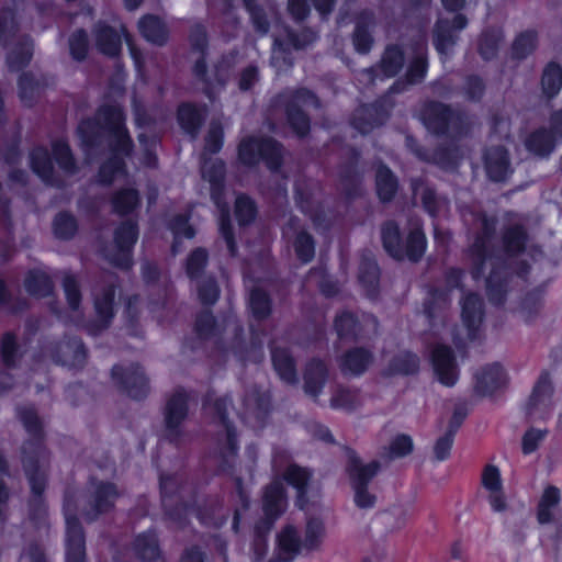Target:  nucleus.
Masks as SVG:
<instances>
[{
    "mask_svg": "<svg viewBox=\"0 0 562 562\" xmlns=\"http://www.w3.org/2000/svg\"><path fill=\"white\" fill-rule=\"evenodd\" d=\"M137 228L132 222L122 224L114 235V252H108L109 261L121 268L131 266V251L137 240Z\"/></svg>",
    "mask_w": 562,
    "mask_h": 562,
    "instance_id": "nucleus-9",
    "label": "nucleus"
},
{
    "mask_svg": "<svg viewBox=\"0 0 562 562\" xmlns=\"http://www.w3.org/2000/svg\"><path fill=\"white\" fill-rule=\"evenodd\" d=\"M138 194L134 189L117 191L112 198L113 211L120 215L132 212L138 205Z\"/></svg>",
    "mask_w": 562,
    "mask_h": 562,
    "instance_id": "nucleus-45",
    "label": "nucleus"
},
{
    "mask_svg": "<svg viewBox=\"0 0 562 562\" xmlns=\"http://www.w3.org/2000/svg\"><path fill=\"white\" fill-rule=\"evenodd\" d=\"M285 496L282 483L272 482L263 494V510L268 519L273 520L285 508Z\"/></svg>",
    "mask_w": 562,
    "mask_h": 562,
    "instance_id": "nucleus-28",
    "label": "nucleus"
},
{
    "mask_svg": "<svg viewBox=\"0 0 562 562\" xmlns=\"http://www.w3.org/2000/svg\"><path fill=\"white\" fill-rule=\"evenodd\" d=\"M188 412V395L183 391H177L168 401L166 407V427L170 437L178 435V429L184 420Z\"/></svg>",
    "mask_w": 562,
    "mask_h": 562,
    "instance_id": "nucleus-20",
    "label": "nucleus"
},
{
    "mask_svg": "<svg viewBox=\"0 0 562 562\" xmlns=\"http://www.w3.org/2000/svg\"><path fill=\"white\" fill-rule=\"evenodd\" d=\"M434 371L443 385L452 386L458 380V369L450 348L438 345L431 355Z\"/></svg>",
    "mask_w": 562,
    "mask_h": 562,
    "instance_id": "nucleus-14",
    "label": "nucleus"
},
{
    "mask_svg": "<svg viewBox=\"0 0 562 562\" xmlns=\"http://www.w3.org/2000/svg\"><path fill=\"white\" fill-rule=\"evenodd\" d=\"M548 435L547 429L529 428L522 436L521 449L525 454L535 452Z\"/></svg>",
    "mask_w": 562,
    "mask_h": 562,
    "instance_id": "nucleus-54",
    "label": "nucleus"
},
{
    "mask_svg": "<svg viewBox=\"0 0 562 562\" xmlns=\"http://www.w3.org/2000/svg\"><path fill=\"white\" fill-rule=\"evenodd\" d=\"M63 286L65 291V295L67 299V303L69 305V308L77 313L81 300L80 291L78 288V283L74 276L66 274L64 277Z\"/></svg>",
    "mask_w": 562,
    "mask_h": 562,
    "instance_id": "nucleus-58",
    "label": "nucleus"
},
{
    "mask_svg": "<svg viewBox=\"0 0 562 562\" xmlns=\"http://www.w3.org/2000/svg\"><path fill=\"white\" fill-rule=\"evenodd\" d=\"M78 501L76 495L69 494L64 503L66 562H85L86 557L85 536L77 519Z\"/></svg>",
    "mask_w": 562,
    "mask_h": 562,
    "instance_id": "nucleus-4",
    "label": "nucleus"
},
{
    "mask_svg": "<svg viewBox=\"0 0 562 562\" xmlns=\"http://www.w3.org/2000/svg\"><path fill=\"white\" fill-rule=\"evenodd\" d=\"M359 280L361 284L367 289L368 295L375 293L379 269L376 263L371 259H366L360 266Z\"/></svg>",
    "mask_w": 562,
    "mask_h": 562,
    "instance_id": "nucleus-50",
    "label": "nucleus"
},
{
    "mask_svg": "<svg viewBox=\"0 0 562 562\" xmlns=\"http://www.w3.org/2000/svg\"><path fill=\"white\" fill-rule=\"evenodd\" d=\"M335 328L340 338L358 337L360 329L358 322L350 313H342L335 319Z\"/></svg>",
    "mask_w": 562,
    "mask_h": 562,
    "instance_id": "nucleus-52",
    "label": "nucleus"
},
{
    "mask_svg": "<svg viewBox=\"0 0 562 562\" xmlns=\"http://www.w3.org/2000/svg\"><path fill=\"white\" fill-rule=\"evenodd\" d=\"M286 237H294L293 246L297 258L302 262H308L315 255L314 241L306 232L297 231V222L291 220L289 225L284 228Z\"/></svg>",
    "mask_w": 562,
    "mask_h": 562,
    "instance_id": "nucleus-25",
    "label": "nucleus"
},
{
    "mask_svg": "<svg viewBox=\"0 0 562 562\" xmlns=\"http://www.w3.org/2000/svg\"><path fill=\"white\" fill-rule=\"evenodd\" d=\"M385 115L378 112L374 105H364L357 110L352 124L361 134H367L375 126L382 124Z\"/></svg>",
    "mask_w": 562,
    "mask_h": 562,
    "instance_id": "nucleus-34",
    "label": "nucleus"
},
{
    "mask_svg": "<svg viewBox=\"0 0 562 562\" xmlns=\"http://www.w3.org/2000/svg\"><path fill=\"white\" fill-rule=\"evenodd\" d=\"M536 46V34L535 32L528 31L521 33L513 45L514 55L517 58H522L528 55Z\"/></svg>",
    "mask_w": 562,
    "mask_h": 562,
    "instance_id": "nucleus-63",
    "label": "nucleus"
},
{
    "mask_svg": "<svg viewBox=\"0 0 562 562\" xmlns=\"http://www.w3.org/2000/svg\"><path fill=\"white\" fill-rule=\"evenodd\" d=\"M467 26V19L458 14L450 23L447 20H439L435 30V46L440 55L448 54L456 44L457 37L453 31H460Z\"/></svg>",
    "mask_w": 562,
    "mask_h": 562,
    "instance_id": "nucleus-16",
    "label": "nucleus"
},
{
    "mask_svg": "<svg viewBox=\"0 0 562 562\" xmlns=\"http://www.w3.org/2000/svg\"><path fill=\"white\" fill-rule=\"evenodd\" d=\"M419 368V360L417 356L411 352H400L396 355L389 366L385 368V374L389 376L398 374H413Z\"/></svg>",
    "mask_w": 562,
    "mask_h": 562,
    "instance_id": "nucleus-37",
    "label": "nucleus"
},
{
    "mask_svg": "<svg viewBox=\"0 0 562 562\" xmlns=\"http://www.w3.org/2000/svg\"><path fill=\"white\" fill-rule=\"evenodd\" d=\"M250 310L255 317L265 318L270 313V301L260 289H252L249 299Z\"/></svg>",
    "mask_w": 562,
    "mask_h": 562,
    "instance_id": "nucleus-53",
    "label": "nucleus"
},
{
    "mask_svg": "<svg viewBox=\"0 0 562 562\" xmlns=\"http://www.w3.org/2000/svg\"><path fill=\"white\" fill-rule=\"evenodd\" d=\"M280 548L290 553L294 554L302 548V540L299 538L296 530L289 526L285 527L279 536Z\"/></svg>",
    "mask_w": 562,
    "mask_h": 562,
    "instance_id": "nucleus-55",
    "label": "nucleus"
},
{
    "mask_svg": "<svg viewBox=\"0 0 562 562\" xmlns=\"http://www.w3.org/2000/svg\"><path fill=\"white\" fill-rule=\"evenodd\" d=\"M113 300L114 290L109 288L102 292V294L95 293L94 307L100 318L101 327L108 326L110 319L113 317Z\"/></svg>",
    "mask_w": 562,
    "mask_h": 562,
    "instance_id": "nucleus-44",
    "label": "nucleus"
},
{
    "mask_svg": "<svg viewBox=\"0 0 562 562\" xmlns=\"http://www.w3.org/2000/svg\"><path fill=\"white\" fill-rule=\"evenodd\" d=\"M483 303L476 294H468L461 301V328L454 334L457 345H467L480 338L483 324Z\"/></svg>",
    "mask_w": 562,
    "mask_h": 562,
    "instance_id": "nucleus-6",
    "label": "nucleus"
},
{
    "mask_svg": "<svg viewBox=\"0 0 562 562\" xmlns=\"http://www.w3.org/2000/svg\"><path fill=\"white\" fill-rule=\"evenodd\" d=\"M32 57V46L29 42H23L18 48L13 49L9 57L8 63L10 68L15 69L26 65Z\"/></svg>",
    "mask_w": 562,
    "mask_h": 562,
    "instance_id": "nucleus-64",
    "label": "nucleus"
},
{
    "mask_svg": "<svg viewBox=\"0 0 562 562\" xmlns=\"http://www.w3.org/2000/svg\"><path fill=\"white\" fill-rule=\"evenodd\" d=\"M543 92L548 97H554L562 88V69L560 66L550 64L543 71L541 80Z\"/></svg>",
    "mask_w": 562,
    "mask_h": 562,
    "instance_id": "nucleus-47",
    "label": "nucleus"
},
{
    "mask_svg": "<svg viewBox=\"0 0 562 562\" xmlns=\"http://www.w3.org/2000/svg\"><path fill=\"white\" fill-rule=\"evenodd\" d=\"M142 35L154 44L161 45L167 40V30L165 24L156 16H144L138 23Z\"/></svg>",
    "mask_w": 562,
    "mask_h": 562,
    "instance_id": "nucleus-38",
    "label": "nucleus"
},
{
    "mask_svg": "<svg viewBox=\"0 0 562 562\" xmlns=\"http://www.w3.org/2000/svg\"><path fill=\"white\" fill-rule=\"evenodd\" d=\"M382 240L385 250L394 258L404 257V249L400 243L398 227L393 223H387L382 229Z\"/></svg>",
    "mask_w": 562,
    "mask_h": 562,
    "instance_id": "nucleus-48",
    "label": "nucleus"
},
{
    "mask_svg": "<svg viewBox=\"0 0 562 562\" xmlns=\"http://www.w3.org/2000/svg\"><path fill=\"white\" fill-rule=\"evenodd\" d=\"M45 453L41 450L37 451L35 459H24L25 472L29 477L32 494L34 496V504L32 506L36 507L40 515L45 512L43 504L37 499V497L42 495L45 488Z\"/></svg>",
    "mask_w": 562,
    "mask_h": 562,
    "instance_id": "nucleus-13",
    "label": "nucleus"
},
{
    "mask_svg": "<svg viewBox=\"0 0 562 562\" xmlns=\"http://www.w3.org/2000/svg\"><path fill=\"white\" fill-rule=\"evenodd\" d=\"M330 404L335 408L350 409L358 404V394L349 389L339 387L331 397Z\"/></svg>",
    "mask_w": 562,
    "mask_h": 562,
    "instance_id": "nucleus-62",
    "label": "nucleus"
},
{
    "mask_svg": "<svg viewBox=\"0 0 562 562\" xmlns=\"http://www.w3.org/2000/svg\"><path fill=\"white\" fill-rule=\"evenodd\" d=\"M482 484L488 493V503L494 512H503L506 501L503 493L502 479L498 468L487 465L482 474Z\"/></svg>",
    "mask_w": 562,
    "mask_h": 562,
    "instance_id": "nucleus-19",
    "label": "nucleus"
},
{
    "mask_svg": "<svg viewBox=\"0 0 562 562\" xmlns=\"http://www.w3.org/2000/svg\"><path fill=\"white\" fill-rule=\"evenodd\" d=\"M25 288L32 295L43 297L53 290V284L48 276L43 271L31 272L25 281Z\"/></svg>",
    "mask_w": 562,
    "mask_h": 562,
    "instance_id": "nucleus-46",
    "label": "nucleus"
},
{
    "mask_svg": "<svg viewBox=\"0 0 562 562\" xmlns=\"http://www.w3.org/2000/svg\"><path fill=\"white\" fill-rule=\"evenodd\" d=\"M408 517L409 508L407 506L397 505L390 508L382 515V521L389 530L395 531L406 525Z\"/></svg>",
    "mask_w": 562,
    "mask_h": 562,
    "instance_id": "nucleus-49",
    "label": "nucleus"
},
{
    "mask_svg": "<svg viewBox=\"0 0 562 562\" xmlns=\"http://www.w3.org/2000/svg\"><path fill=\"white\" fill-rule=\"evenodd\" d=\"M314 36L312 34L308 35V38L301 40L297 35L290 33L285 41H274V47L272 50L271 63L273 67L278 70H281L283 66H290L291 63L288 60L285 56V49L289 46H292L296 49L303 48L307 43L312 42Z\"/></svg>",
    "mask_w": 562,
    "mask_h": 562,
    "instance_id": "nucleus-31",
    "label": "nucleus"
},
{
    "mask_svg": "<svg viewBox=\"0 0 562 562\" xmlns=\"http://www.w3.org/2000/svg\"><path fill=\"white\" fill-rule=\"evenodd\" d=\"M106 132L111 137L113 157L102 165L99 178L103 183H111L124 175L122 157L131 151L132 142L123 127V114L117 106H103L97 114V122L85 121L78 127L82 143L87 146L94 144L101 133Z\"/></svg>",
    "mask_w": 562,
    "mask_h": 562,
    "instance_id": "nucleus-2",
    "label": "nucleus"
},
{
    "mask_svg": "<svg viewBox=\"0 0 562 562\" xmlns=\"http://www.w3.org/2000/svg\"><path fill=\"white\" fill-rule=\"evenodd\" d=\"M312 473L304 468L290 465L284 472V480L297 492V505L305 509V495L308 492Z\"/></svg>",
    "mask_w": 562,
    "mask_h": 562,
    "instance_id": "nucleus-29",
    "label": "nucleus"
},
{
    "mask_svg": "<svg viewBox=\"0 0 562 562\" xmlns=\"http://www.w3.org/2000/svg\"><path fill=\"white\" fill-rule=\"evenodd\" d=\"M487 176L494 181H504L510 173L507 154L503 147H492L484 156Z\"/></svg>",
    "mask_w": 562,
    "mask_h": 562,
    "instance_id": "nucleus-24",
    "label": "nucleus"
},
{
    "mask_svg": "<svg viewBox=\"0 0 562 562\" xmlns=\"http://www.w3.org/2000/svg\"><path fill=\"white\" fill-rule=\"evenodd\" d=\"M122 35L125 36L126 43L130 47L131 56L135 61L136 67L140 68V53L131 44L125 34V29L120 25V32L112 26L98 24L95 27V45L97 48L105 55L115 56L122 44Z\"/></svg>",
    "mask_w": 562,
    "mask_h": 562,
    "instance_id": "nucleus-8",
    "label": "nucleus"
},
{
    "mask_svg": "<svg viewBox=\"0 0 562 562\" xmlns=\"http://www.w3.org/2000/svg\"><path fill=\"white\" fill-rule=\"evenodd\" d=\"M54 359L64 366L79 367L85 362L86 351L80 340L72 339L57 346Z\"/></svg>",
    "mask_w": 562,
    "mask_h": 562,
    "instance_id": "nucleus-27",
    "label": "nucleus"
},
{
    "mask_svg": "<svg viewBox=\"0 0 562 562\" xmlns=\"http://www.w3.org/2000/svg\"><path fill=\"white\" fill-rule=\"evenodd\" d=\"M326 379V368L322 361L308 363L304 374V390L310 396L316 397L322 391Z\"/></svg>",
    "mask_w": 562,
    "mask_h": 562,
    "instance_id": "nucleus-33",
    "label": "nucleus"
},
{
    "mask_svg": "<svg viewBox=\"0 0 562 562\" xmlns=\"http://www.w3.org/2000/svg\"><path fill=\"white\" fill-rule=\"evenodd\" d=\"M53 153L59 168L66 173H72L75 164L68 145L63 142H57L53 145Z\"/></svg>",
    "mask_w": 562,
    "mask_h": 562,
    "instance_id": "nucleus-56",
    "label": "nucleus"
},
{
    "mask_svg": "<svg viewBox=\"0 0 562 562\" xmlns=\"http://www.w3.org/2000/svg\"><path fill=\"white\" fill-rule=\"evenodd\" d=\"M347 471L355 492V504L361 509L372 508L376 497L368 491L367 484L378 473L379 463L372 461L363 464L355 453H350Z\"/></svg>",
    "mask_w": 562,
    "mask_h": 562,
    "instance_id": "nucleus-3",
    "label": "nucleus"
},
{
    "mask_svg": "<svg viewBox=\"0 0 562 562\" xmlns=\"http://www.w3.org/2000/svg\"><path fill=\"white\" fill-rule=\"evenodd\" d=\"M69 49L74 59L82 60L88 52L87 33L82 30L75 32L69 40Z\"/></svg>",
    "mask_w": 562,
    "mask_h": 562,
    "instance_id": "nucleus-61",
    "label": "nucleus"
},
{
    "mask_svg": "<svg viewBox=\"0 0 562 562\" xmlns=\"http://www.w3.org/2000/svg\"><path fill=\"white\" fill-rule=\"evenodd\" d=\"M76 229L77 223L71 215L61 213L56 216L54 221V232L57 237L69 238L75 234Z\"/></svg>",
    "mask_w": 562,
    "mask_h": 562,
    "instance_id": "nucleus-59",
    "label": "nucleus"
},
{
    "mask_svg": "<svg viewBox=\"0 0 562 562\" xmlns=\"http://www.w3.org/2000/svg\"><path fill=\"white\" fill-rule=\"evenodd\" d=\"M422 116L426 127L436 134L445 133L453 120L452 112L440 103L426 105Z\"/></svg>",
    "mask_w": 562,
    "mask_h": 562,
    "instance_id": "nucleus-23",
    "label": "nucleus"
},
{
    "mask_svg": "<svg viewBox=\"0 0 562 562\" xmlns=\"http://www.w3.org/2000/svg\"><path fill=\"white\" fill-rule=\"evenodd\" d=\"M414 449V442L411 436L401 434L394 437L389 447L391 458H403L409 454Z\"/></svg>",
    "mask_w": 562,
    "mask_h": 562,
    "instance_id": "nucleus-57",
    "label": "nucleus"
},
{
    "mask_svg": "<svg viewBox=\"0 0 562 562\" xmlns=\"http://www.w3.org/2000/svg\"><path fill=\"white\" fill-rule=\"evenodd\" d=\"M480 225L483 231L470 249L471 260L473 265L472 274L474 279L485 274V270L490 268L486 278V286L490 300L499 304L503 302L505 290L503 283H498L496 266L499 263H508L509 266H519L527 262L526 258L529 254L526 250V234L520 226L508 228L503 235L502 249L495 256L490 254L492 244V233L495 229L494 218L483 216L480 218Z\"/></svg>",
    "mask_w": 562,
    "mask_h": 562,
    "instance_id": "nucleus-1",
    "label": "nucleus"
},
{
    "mask_svg": "<svg viewBox=\"0 0 562 562\" xmlns=\"http://www.w3.org/2000/svg\"><path fill=\"white\" fill-rule=\"evenodd\" d=\"M203 115L202 112L191 104H183L178 111V121L183 131L192 136H195L201 124Z\"/></svg>",
    "mask_w": 562,
    "mask_h": 562,
    "instance_id": "nucleus-41",
    "label": "nucleus"
},
{
    "mask_svg": "<svg viewBox=\"0 0 562 562\" xmlns=\"http://www.w3.org/2000/svg\"><path fill=\"white\" fill-rule=\"evenodd\" d=\"M552 384L547 374L541 375L526 404V413L530 418L542 419L552 409Z\"/></svg>",
    "mask_w": 562,
    "mask_h": 562,
    "instance_id": "nucleus-11",
    "label": "nucleus"
},
{
    "mask_svg": "<svg viewBox=\"0 0 562 562\" xmlns=\"http://www.w3.org/2000/svg\"><path fill=\"white\" fill-rule=\"evenodd\" d=\"M201 171L203 179L210 182L212 199L221 211L220 232L226 240L229 252L234 255L235 245L231 232L229 211L227 205L222 204L218 198V190L224 177V164L218 159H204Z\"/></svg>",
    "mask_w": 562,
    "mask_h": 562,
    "instance_id": "nucleus-5",
    "label": "nucleus"
},
{
    "mask_svg": "<svg viewBox=\"0 0 562 562\" xmlns=\"http://www.w3.org/2000/svg\"><path fill=\"white\" fill-rule=\"evenodd\" d=\"M505 383L506 374L503 368L493 363L481 368L475 373L474 390L482 395H487L503 387Z\"/></svg>",
    "mask_w": 562,
    "mask_h": 562,
    "instance_id": "nucleus-18",
    "label": "nucleus"
},
{
    "mask_svg": "<svg viewBox=\"0 0 562 562\" xmlns=\"http://www.w3.org/2000/svg\"><path fill=\"white\" fill-rule=\"evenodd\" d=\"M372 360L373 357L370 351L363 348H355L342 356L339 367L345 374L360 375L370 367Z\"/></svg>",
    "mask_w": 562,
    "mask_h": 562,
    "instance_id": "nucleus-26",
    "label": "nucleus"
},
{
    "mask_svg": "<svg viewBox=\"0 0 562 562\" xmlns=\"http://www.w3.org/2000/svg\"><path fill=\"white\" fill-rule=\"evenodd\" d=\"M272 362L281 380L286 383L296 382L295 367L285 349H274L272 351Z\"/></svg>",
    "mask_w": 562,
    "mask_h": 562,
    "instance_id": "nucleus-40",
    "label": "nucleus"
},
{
    "mask_svg": "<svg viewBox=\"0 0 562 562\" xmlns=\"http://www.w3.org/2000/svg\"><path fill=\"white\" fill-rule=\"evenodd\" d=\"M241 418L254 428L261 427L269 408V396L251 390L244 398Z\"/></svg>",
    "mask_w": 562,
    "mask_h": 562,
    "instance_id": "nucleus-15",
    "label": "nucleus"
},
{
    "mask_svg": "<svg viewBox=\"0 0 562 562\" xmlns=\"http://www.w3.org/2000/svg\"><path fill=\"white\" fill-rule=\"evenodd\" d=\"M226 398H218L212 403L209 401L204 408L206 414L213 416L214 419H217L223 427V430L225 431V443L221 449L223 450L224 457H229L236 453L237 443L233 429L225 418L224 408L226 407Z\"/></svg>",
    "mask_w": 562,
    "mask_h": 562,
    "instance_id": "nucleus-22",
    "label": "nucleus"
},
{
    "mask_svg": "<svg viewBox=\"0 0 562 562\" xmlns=\"http://www.w3.org/2000/svg\"><path fill=\"white\" fill-rule=\"evenodd\" d=\"M426 248V238L422 231L415 228L408 235L404 256L412 261H417L424 254Z\"/></svg>",
    "mask_w": 562,
    "mask_h": 562,
    "instance_id": "nucleus-51",
    "label": "nucleus"
},
{
    "mask_svg": "<svg viewBox=\"0 0 562 562\" xmlns=\"http://www.w3.org/2000/svg\"><path fill=\"white\" fill-rule=\"evenodd\" d=\"M325 538L324 522L317 518L307 520L305 536L302 540V548L305 550L317 549Z\"/></svg>",
    "mask_w": 562,
    "mask_h": 562,
    "instance_id": "nucleus-43",
    "label": "nucleus"
},
{
    "mask_svg": "<svg viewBox=\"0 0 562 562\" xmlns=\"http://www.w3.org/2000/svg\"><path fill=\"white\" fill-rule=\"evenodd\" d=\"M526 147L537 156H548L554 147V135L546 128L537 130L526 139Z\"/></svg>",
    "mask_w": 562,
    "mask_h": 562,
    "instance_id": "nucleus-36",
    "label": "nucleus"
},
{
    "mask_svg": "<svg viewBox=\"0 0 562 562\" xmlns=\"http://www.w3.org/2000/svg\"><path fill=\"white\" fill-rule=\"evenodd\" d=\"M318 100L310 91L296 92L286 112L291 126L299 135H305L310 128L308 120L302 113V109L318 108Z\"/></svg>",
    "mask_w": 562,
    "mask_h": 562,
    "instance_id": "nucleus-12",
    "label": "nucleus"
},
{
    "mask_svg": "<svg viewBox=\"0 0 562 562\" xmlns=\"http://www.w3.org/2000/svg\"><path fill=\"white\" fill-rule=\"evenodd\" d=\"M397 189V182L391 170L384 166L376 171V191L382 201H390Z\"/></svg>",
    "mask_w": 562,
    "mask_h": 562,
    "instance_id": "nucleus-42",
    "label": "nucleus"
},
{
    "mask_svg": "<svg viewBox=\"0 0 562 562\" xmlns=\"http://www.w3.org/2000/svg\"><path fill=\"white\" fill-rule=\"evenodd\" d=\"M265 159L270 169H277L281 161V149L272 139L250 138L239 146V159L245 165H254Z\"/></svg>",
    "mask_w": 562,
    "mask_h": 562,
    "instance_id": "nucleus-7",
    "label": "nucleus"
},
{
    "mask_svg": "<svg viewBox=\"0 0 562 562\" xmlns=\"http://www.w3.org/2000/svg\"><path fill=\"white\" fill-rule=\"evenodd\" d=\"M134 551L143 562H164L158 540L153 532L138 535L134 542Z\"/></svg>",
    "mask_w": 562,
    "mask_h": 562,
    "instance_id": "nucleus-30",
    "label": "nucleus"
},
{
    "mask_svg": "<svg viewBox=\"0 0 562 562\" xmlns=\"http://www.w3.org/2000/svg\"><path fill=\"white\" fill-rule=\"evenodd\" d=\"M235 214L239 224H248L256 215L254 202L247 196H238L236 199Z\"/></svg>",
    "mask_w": 562,
    "mask_h": 562,
    "instance_id": "nucleus-60",
    "label": "nucleus"
},
{
    "mask_svg": "<svg viewBox=\"0 0 562 562\" xmlns=\"http://www.w3.org/2000/svg\"><path fill=\"white\" fill-rule=\"evenodd\" d=\"M119 494L113 484L100 483L95 485L92 498L90 501V509L85 510L87 520H93L99 514L109 510Z\"/></svg>",
    "mask_w": 562,
    "mask_h": 562,
    "instance_id": "nucleus-21",
    "label": "nucleus"
},
{
    "mask_svg": "<svg viewBox=\"0 0 562 562\" xmlns=\"http://www.w3.org/2000/svg\"><path fill=\"white\" fill-rule=\"evenodd\" d=\"M112 379L131 397L140 398L148 391L147 378L136 366H115L112 369Z\"/></svg>",
    "mask_w": 562,
    "mask_h": 562,
    "instance_id": "nucleus-10",
    "label": "nucleus"
},
{
    "mask_svg": "<svg viewBox=\"0 0 562 562\" xmlns=\"http://www.w3.org/2000/svg\"><path fill=\"white\" fill-rule=\"evenodd\" d=\"M403 64V53L395 46L387 47L380 65L374 69H367L363 71V76H366L370 82H374L378 78H390L402 69Z\"/></svg>",
    "mask_w": 562,
    "mask_h": 562,
    "instance_id": "nucleus-17",
    "label": "nucleus"
},
{
    "mask_svg": "<svg viewBox=\"0 0 562 562\" xmlns=\"http://www.w3.org/2000/svg\"><path fill=\"white\" fill-rule=\"evenodd\" d=\"M560 491L554 486H548L539 501L538 520L540 524L552 521L560 504Z\"/></svg>",
    "mask_w": 562,
    "mask_h": 562,
    "instance_id": "nucleus-32",
    "label": "nucleus"
},
{
    "mask_svg": "<svg viewBox=\"0 0 562 562\" xmlns=\"http://www.w3.org/2000/svg\"><path fill=\"white\" fill-rule=\"evenodd\" d=\"M373 19L370 13H363L359 16L353 33V45L358 53L366 54L372 45V37L369 26L372 25Z\"/></svg>",
    "mask_w": 562,
    "mask_h": 562,
    "instance_id": "nucleus-39",
    "label": "nucleus"
},
{
    "mask_svg": "<svg viewBox=\"0 0 562 562\" xmlns=\"http://www.w3.org/2000/svg\"><path fill=\"white\" fill-rule=\"evenodd\" d=\"M31 166L33 171L46 183L58 186L54 179L53 165L48 153L44 148H36L31 154Z\"/></svg>",
    "mask_w": 562,
    "mask_h": 562,
    "instance_id": "nucleus-35",
    "label": "nucleus"
}]
</instances>
